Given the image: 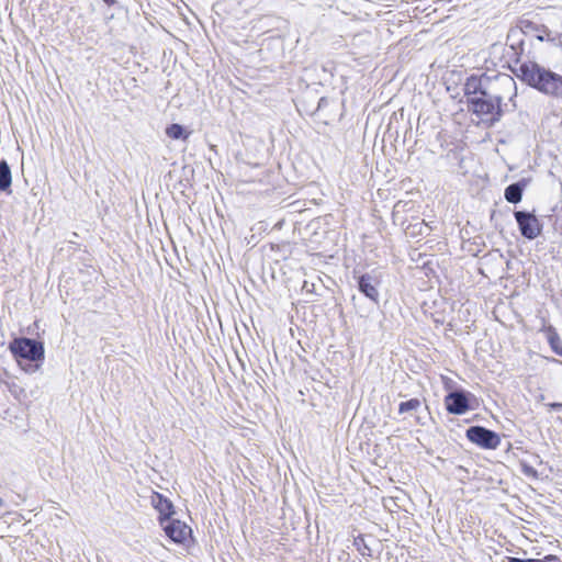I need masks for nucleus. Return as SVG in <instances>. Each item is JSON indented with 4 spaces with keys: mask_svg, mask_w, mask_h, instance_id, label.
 I'll return each instance as SVG.
<instances>
[{
    "mask_svg": "<svg viewBox=\"0 0 562 562\" xmlns=\"http://www.w3.org/2000/svg\"><path fill=\"white\" fill-rule=\"evenodd\" d=\"M547 339H548V342H549L550 347L552 348V350L557 355L562 357V341H561L559 334L557 333V330L553 327H549L547 329Z\"/></svg>",
    "mask_w": 562,
    "mask_h": 562,
    "instance_id": "nucleus-11",
    "label": "nucleus"
},
{
    "mask_svg": "<svg viewBox=\"0 0 562 562\" xmlns=\"http://www.w3.org/2000/svg\"><path fill=\"white\" fill-rule=\"evenodd\" d=\"M12 183L11 170L5 160L0 161V191L11 192L10 187Z\"/></svg>",
    "mask_w": 562,
    "mask_h": 562,
    "instance_id": "nucleus-10",
    "label": "nucleus"
},
{
    "mask_svg": "<svg viewBox=\"0 0 562 562\" xmlns=\"http://www.w3.org/2000/svg\"><path fill=\"white\" fill-rule=\"evenodd\" d=\"M521 79L542 93L562 97V76L537 63L529 61L519 67Z\"/></svg>",
    "mask_w": 562,
    "mask_h": 562,
    "instance_id": "nucleus-1",
    "label": "nucleus"
},
{
    "mask_svg": "<svg viewBox=\"0 0 562 562\" xmlns=\"http://www.w3.org/2000/svg\"><path fill=\"white\" fill-rule=\"evenodd\" d=\"M509 562H543L541 560H536V559H527V560H522V559H518V558H512L509 560Z\"/></svg>",
    "mask_w": 562,
    "mask_h": 562,
    "instance_id": "nucleus-19",
    "label": "nucleus"
},
{
    "mask_svg": "<svg viewBox=\"0 0 562 562\" xmlns=\"http://www.w3.org/2000/svg\"><path fill=\"white\" fill-rule=\"evenodd\" d=\"M547 40H548L550 43H552V44H554V45H557V46L562 47V33H558V34H555V36H554V37H550V34H549V33H547Z\"/></svg>",
    "mask_w": 562,
    "mask_h": 562,
    "instance_id": "nucleus-18",
    "label": "nucleus"
},
{
    "mask_svg": "<svg viewBox=\"0 0 562 562\" xmlns=\"http://www.w3.org/2000/svg\"><path fill=\"white\" fill-rule=\"evenodd\" d=\"M504 195L509 203H518L522 196V188L519 183H513L505 189Z\"/></svg>",
    "mask_w": 562,
    "mask_h": 562,
    "instance_id": "nucleus-12",
    "label": "nucleus"
},
{
    "mask_svg": "<svg viewBox=\"0 0 562 562\" xmlns=\"http://www.w3.org/2000/svg\"><path fill=\"white\" fill-rule=\"evenodd\" d=\"M526 27H530V29H535L536 31H538V33L536 34V38L543 42V41H547V33L550 34V37H554V35H552L551 31H549L546 26H542L541 30H539L537 26L532 25L530 22L527 23Z\"/></svg>",
    "mask_w": 562,
    "mask_h": 562,
    "instance_id": "nucleus-16",
    "label": "nucleus"
},
{
    "mask_svg": "<svg viewBox=\"0 0 562 562\" xmlns=\"http://www.w3.org/2000/svg\"><path fill=\"white\" fill-rule=\"evenodd\" d=\"M561 406H562V404H559V403L551 404L552 408H558V407H561Z\"/></svg>",
    "mask_w": 562,
    "mask_h": 562,
    "instance_id": "nucleus-21",
    "label": "nucleus"
},
{
    "mask_svg": "<svg viewBox=\"0 0 562 562\" xmlns=\"http://www.w3.org/2000/svg\"><path fill=\"white\" fill-rule=\"evenodd\" d=\"M3 499L0 497V508L3 506Z\"/></svg>",
    "mask_w": 562,
    "mask_h": 562,
    "instance_id": "nucleus-22",
    "label": "nucleus"
},
{
    "mask_svg": "<svg viewBox=\"0 0 562 562\" xmlns=\"http://www.w3.org/2000/svg\"><path fill=\"white\" fill-rule=\"evenodd\" d=\"M446 408L449 413L462 415L469 409L468 395L462 391L449 393L445 398Z\"/></svg>",
    "mask_w": 562,
    "mask_h": 562,
    "instance_id": "nucleus-7",
    "label": "nucleus"
},
{
    "mask_svg": "<svg viewBox=\"0 0 562 562\" xmlns=\"http://www.w3.org/2000/svg\"><path fill=\"white\" fill-rule=\"evenodd\" d=\"M468 439L484 449H496L501 443L499 436L484 427L473 426L467 430Z\"/></svg>",
    "mask_w": 562,
    "mask_h": 562,
    "instance_id": "nucleus-4",
    "label": "nucleus"
},
{
    "mask_svg": "<svg viewBox=\"0 0 562 562\" xmlns=\"http://www.w3.org/2000/svg\"><path fill=\"white\" fill-rule=\"evenodd\" d=\"M160 525L166 535L176 543H183L191 537V528L178 519L161 518Z\"/></svg>",
    "mask_w": 562,
    "mask_h": 562,
    "instance_id": "nucleus-5",
    "label": "nucleus"
},
{
    "mask_svg": "<svg viewBox=\"0 0 562 562\" xmlns=\"http://www.w3.org/2000/svg\"><path fill=\"white\" fill-rule=\"evenodd\" d=\"M422 406V402L418 398H412L406 402H402L398 407L401 414L416 412Z\"/></svg>",
    "mask_w": 562,
    "mask_h": 562,
    "instance_id": "nucleus-15",
    "label": "nucleus"
},
{
    "mask_svg": "<svg viewBox=\"0 0 562 562\" xmlns=\"http://www.w3.org/2000/svg\"><path fill=\"white\" fill-rule=\"evenodd\" d=\"M9 349L20 367L27 373L36 372L40 366L29 363L24 367L23 361L36 362L44 359V346L42 342L34 339L14 338L10 342Z\"/></svg>",
    "mask_w": 562,
    "mask_h": 562,
    "instance_id": "nucleus-2",
    "label": "nucleus"
},
{
    "mask_svg": "<svg viewBox=\"0 0 562 562\" xmlns=\"http://www.w3.org/2000/svg\"><path fill=\"white\" fill-rule=\"evenodd\" d=\"M501 83L503 87L508 88L509 90H516L515 81L512 77L505 76L501 79Z\"/></svg>",
    "mask_w": 562,
    "mask_h": 562,
    "instance_id": "nucleus-17",
    "label": "nucleus"
},
{
    "mask_svg": "<svg viewBox=\"0 0 562 562\" xmlns=\"http://www.w3.org/2000/svg\"><path fill=\"white\" fill-rule=\"evenodd\" d=\"M108 5H113L116 3V0H103Z\"/></svg>",
    "mask_w": 562,
    "mask_h": 562,
    "instance_id": "nucleus-20",
    "label": "nucleus"
},
{
    "mask_svg": "<svg viewBox=\"0 0 562 562\" xmlns=\"http://www.w3.org/2000/svg\"><path fill=\"white\" fill-rule=\"evenodd\" d=\"M150 503L154 506V508L157 509V512L159 513L160 521L161 518L168 519L173 514V506L171 502L159 493H153L150 497Z\"/></svg>",
    "mask_w": 562,
    "mask_h": 562,
    "instance_id": "nucleus-9",
    "label": "nucleus"
},
{
    "mask_svg": "<svg viewBox=\"0 0 562 562\" xmlns=\"http://www.w3.org/2000/svg\"><path fill=\"white\" fill-rule=\"evenodd\" d=\"M379 279L371 273H366L358 278V288L360 292L374 303H379Z\"/></svg>",
    "mask_w": 562,
    "mask_h": 562,
    "instance_id": "nucleus-8",
    "label": "nucleus"
},
{
    "mask_svg": "<svg viewBox=\"0 0 562 562\" xmlns=\"http://www.w3.org/2000/svg\"><path fill=\"white\" fill-rule=\"evenodd\" d=\"M472 111L481 116L483 122L493 124L497 122L502 115L499 95H491L486 91H481L480 97H470Z\"/></svg>",
    "mask_w": 562,
    "mask_h": 562,
    "instance_id": "nucleus-3",
    "label": "nucleus"
},
{
    "mask_svg": "<svg viewBox=\"0 0 562 562\" xmlns=\"http://www.w3.org/2000/svg\"><path fill=\"white\" fill-rule=\"evenodd\" d=\"M515 218L524 237L535 239L541 233V225L533 214L517 211L515 212Z\"/></svg>",
    "mask_w": 562,
    "mask_h": 562,
    "instance_id": "nucleus-6",
    "label": "nucleus"
},
{
    "mask_svg": "<svg viewBox=\"0 0 562 562\" xmlns=\"http://www.w3.org/2000/svg\"><path fill=\"white\" fill-rule=\"evenodd\" d=\"M166 134L168 137L172 139H186L188 134L184 132V128L179 124H171L167 127Z\"/></svg>",
    "mask_w": 562,
    "mask_h": 562,
    "instance_id": "nucleus-14",
    "label": "nucleus"
},
{
    "mask_svg": "<svg viewBox=\"0 0 562 562\" xmlns=\"http://www.w3.org/2000/svg\"><path fill=\"white\" fill-rule=\"evenodd\" d=\"M481 85H482V81L481 79L479 78H475V77H471L468 79V81L465 82V94H468L469 97L470 95H474L476 97V94L480 92L481 93Z\"/></svg>",
    "mask_w": 562,
    "mask_h": 562,
    "instance_id": "nucleus-13",
    "label": "nucleus"
}]
</instances>
